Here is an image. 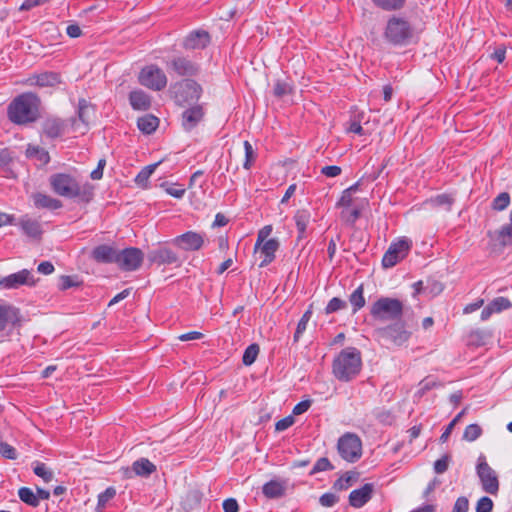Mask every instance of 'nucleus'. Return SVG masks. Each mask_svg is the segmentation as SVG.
<instances>
[{"instance_id": "obj_23", "label": "nucleus", "mask_w": 512, "mask_h": 512, "mask_svg": "<svg viewBox=\"0 0 512 512\" xmlns=\"http://www.w3.org/2000/svg\"><path fill=\"white\" fill-rule=\"evenodd\" d=\"M118 251L109 245L96 246L92 252L91 257L98 263H116Z\"/></svg>"}, {"instance_id": "obj_30", "label": "nucleus", "mask_w": 512, "mask_h": 512, "mask_svg": "<svg viewBox=\"0 0 512 512\" xmlns=\"http://www.w3.org/2000/svg\"><path fill=\"white\" fill-rule=\"evenodd\" d=\"M132 470L138 476H149L156 470V467L148 459L141 458L133 463Z\"/></svg>"}, {"instance_id": "obj_4", "label": "nucleus", "mask_w": 512, "mask_h": 512, "mask_svg": "<svg viewBox=\"0 0 512 512\" xmlns=\"http://www.w3.org/2000/svg\"><path fill=\"white\" fill-rule=\"evenodd\" d=\"M414 36L412 25L400 17L390 18L384 30L385 40L393 46H406L412 42Z\"/></svg>"}, {"instance_id": "obj_19", "label": "nucleus", "mask_w": 512, "mask_h": 512, "mask_svg": "<svg viewBox=\"0 0 512 512\" xmlns=\"http://www.w3.org/2000/svg\"><path fill=\"white\" fill-rule=\"evenodd\" d=\"M210 35L207 31L196 30L189 33L183 42V47L188 50L204 49L210 43Z\"/></svg>"}, {"instance_id": "obj_16", "label": "nucleus", "mask_w": 512, "mask_h": 512, "mask_svg": "<svg viewBox=\"0 0 512 512\" xmlns=\"http://www.w3.org/2000/svg\"><path fill=\"white\" fill-rule=\"evenodd\" d=\"M174 243L185 251H197L204 244V236L194 231H188L176 237Z\"/></svg>"}, {"instance_id": "obj_6", "label": "nucleus", "mask_w": 512, "mask_h": 512, "mask_svg": "<svg viewBox=\"0 0 512 512\" xmlns=\"http://www.w3.org/2000/svg\"><path fill=\"white\" fill-rule=\"evenodd\" d=\"M173 92L176 103L184 106L197 102L202 94V88L196 81L186 79L176 83Z\"/></svg>"}, {"instance_id": "obj_1", "label": "nucleus", "mask_w": 512, "mask_h": 512, "mask_svg": "<svg viewBox=\"0 0 512 512\" xmlns=\"http://www.w3.org/2000/svg\"><path fill=\"white\" fill-rule=\"evenodd\" d=\"M53 192L61 197L76 199L81 203H89L94 197V186L89 182L80 183L67 173H55L49 178Z\"/></svg>"}, {"instance_id": "obj_24", "label": "nucleus", "mask_w": 512, "mask_h": 512, "mask_svg": "<svg viewBox=\"0 0 512 512\" xmlns=\"http://www.w3.org/2000/svg\"><path fill=\"white\" fill-rule=\"evenodd\" d=\"M17 224L21 228L22 232L30 238L38 239L42 235L40 222L28 215L22 216Z\"/></svg>"}, {"instance_id": "obj_12", "label": "nucleus", "mask_w": 512, "mask_h": 512, "mask_svg": "<svg viewBox=\"0 0 512 512\" xmlns=\"http://www.w3.org/2000/svg\"><path fill=\"white\" fill-rule=\"evenodd\" d=\"M143 258L141 249L129 247L118 251L116 264L124 271H134L141 266Z\"/></svg>"}, {"instance_id": "obj_64", "label": "nucleus", "mask_w": 512, "mask_h": 512, "mask_svg": "<svg viewBox=\"0 0 512 512\" xmlns=\"http://www.w3.org/2000/svg\"><path fill=\"white\" fill-rule=\"evenodd\" d=\"M223 510L224 512H238L239 506L235 499L228 498L223 502Z\"/></svg>"}, {"instance_id": "obj_48", "label": "nucleus", "mask_w": 512, "mask_h": 512, "mask_svg": "<svg viewBox=\"0 0 512 512\" xmlns=\"http://www.w3.org/2000/svg\"><path fill=\"white\" fill-rule=\"evenodd\" d=\"M451 457L448 454L443 455L440 459L434 462V471L436 474H443L447 471Z\"/></svg>"}, {"instance_id": "obj_9", "label": "nucleus", "mask_w": 512, "mask_h": 512, "mask_svg": "<svg viewBox=\"0 0 512 512\" xmlns=\"http://www.w3.org/2000/svg\"><path fill=\"white\" fill-rule=\"evenodd\" d=\"M138 80L141 85L153 91H161L167 85V77L164 71L156 65H148L142 68Z\"/></svg>"}, {"instance_id": "obj_56", "label": "nucleus", "mask_w": 512, "mask_h": 512, "mask_svg": "<svg viewBox=\"0 0 512 512\" xmlns=\"http://www.w3.org/2000/svg\"><path fill=\"white\" fill-rule=\"evenodd\" d=\"M339 498L333 493H324L320 499L319 503L323 507H332L338 502Z\"/></svg>"}, {"instance_id": "obj_13", "label": "nucleus", "mask_w": 512, "mask_h": 512, "mask_svg": "<svg viewBox=\"0 0 512 512\" xmlns=\"http://www.w3.org/2000/svg\"><path fill=\"white\" fill-rule=\"evenodd\" d=\"M21 322V315L18 308L10 304H0V336L7 335Z\"/></svg>"}, {"instance_id": "obj_7", "label": "nucleus", "mask_w": 512, "mask_h": 512, "mask_svg": "<svg viewBox=\"0 0 512 512\" xmlns=\"http://www.w3.org/2000/svg\"><path fill=\"white\" fill-rule=\"evenodd\" d=\"M476 473L479 477L482 489L491 495H496L499 490V481L496 472L487 463L486 457L480 454L477 459Z\"/></svg>"}, {"instance_id": "obj_14", "label": "nucleus", "mask_w": 512, "mask_h": 512, "mask_svg": "<svg viewBox=\"0 0 512 512\" xmlns=\"http://www.w3.org/2000/svg\"><path fill=\"white\" fill-rule=\"evenodd\" d=\"M167 68L178 76L193 77L196 76L200 67L197 63L184 56L173 57L168 63Z\"/></svg>"}, {"instance_id": "obj_34", "label": "nucleus", "mask_w": 512, "mask_h": 512, "mask_svg": "<svg viewBox=\"0 0 512 512\" xmlns=\"http://www.w3.org/2000/svg\"><path fill=\"white\" fill-rule=\"evenodd\" d=\"M488 339V334L482 330H474L471 331L467 336V344L469 346H483L486 344Z\"/></svg>"}, {"instance_id": "obj_59", "label": "nucleus", "mask_w": 512, "mask_h": 512, "mask_svg": "<svg viewBox=\"0 0 512 512\" xmlns=\"http://www.w3.org/2000/svg\"><path fill=\"white\" fill-rule=\"evenodd\" d=\"M469 509V501L466 497L461 496L457 498L455 504L453 506L452 512H468Z\"/></svg>"}, {"instance_id": "obj_49", "label": "nucleus", "mask_w": 512, "mask_h": 512, "mask_svg": "<svg viewBox=\"0 0 512 512\" xmlns=\"http://www.w3.org/2000/svg\"><path fill=\"white\" fill-rule=\"evenodd\" d=\"M296 227L299 232V238L302 237L306 231L309 222V216L306 213H298L295 216Z\"/></svg>"}, {"instance_id": "obj_18", "label": "nucleus", "mask_w": 512, "mask_h": 512, "mask_svg": "<svg viewBox=\"0 0 512 512\" xmlns=\"http://www.w3.org/2000/svg\"><path fill=\"white\" fill-rule=\"evenodd\" d=\"M0 283L4 288L15 289L21 285H33L34 281L31 272L27 269H23L4 277Z\"/></svg>"}, {"instance_id": "obj_10", "label": "nucleus", "mask_w": 512, "mask_h": 512, "mask_svg": "<svg viewBox=\"0 0 512 512\" xmlns=\"http://www.w3.org/2000/svg\"><path fill=\"white\" fill-rule=\"evenodd\" d=\"M375 333L380 339L390 341L397 346L403 345L411 336V332L406 329L405 324L402 322H395L378 328L375 330Z\"/></svg>"}, {"instance_id": "obj_55", "label": "nucleus", "mask_w": 512, "mask_h": 512, "mask_svg": "<svg viewBox=\"0 0 512 512\" xmlns=\"http://www.w3.org/2000/svg\"><path fill=\"white\" fill-rule=\"evenodd\" d=\"M493 508V501L489 497H482L478 500L476 505V512H491Z\"/></svg>"}, {"instance_id": "obj_20", "label": "nucleus", "mask_w": 512, "mask_h": 512, "mask_svg": "<svg viewBox=\"0 0 512 512\" xmlns=\"http://www.w3.org/2000/svg\"><path fill=\"white\" fill-rule=\"evenodd\" d=\"M374 485L366 483L361 488L351 491L349 495V504L354 508L363 507L372 497Z\"/></svg>"}, {"instance_id": "obj_45", "label": "nucleus", "mask_w": 512, "mask_h": 512, "mask_svg": "<svg viewBox=\"0 0 512 512\" xmlns=\"http://www.w3.org/2000/svg\"><path fill=\"white\" fill-rule=\"evenodd\" d=\"M489 304L491 305L495 313L506 310L512 306L510 300L502 296L495 298Z\"/></svg>"}, {"instance_id": "obj_46", "label": "nucleus", "mask_w": 512, "mask_h": 512, "mask_svg": "<svg viewBox=\"0 0 512 512\" xmlns=\"http://www.w3.org/2000/svg\"><path fill=\"white\" fill-rule=\"evenodd\" d=\"M333 466L330 463L329 459L326 457L319 458L316 463L314 464L312 470L310 471L311 475H314L319 472L332 470Z\"/></svg>"}, {"instance_id": "obj_62", "label": "nucleus", "mask_w": 512, "mask_h": 512, "mask_svg": "<svg viewBox=\"0 0 512 512\" xmlns=\"http://www.w3.org/2000/svg\"><path fill=\"white\" fill-rule=\"evenodd\" d=\"M272 232V226L270 225H267V226H264L259 232H258V235H257V240H256V243H257V247L260 246L261 243L267 241L269 235L271 234Z\"/></svg>"}, {"instance_id": "obj_42", "label": "nucleus", "mask_w": 512, "mask_h": 512, "mask_svg": "<svg viewBox=\"0 0 512 512\" xmlns=\"http://www.w3.org/2000/svg\"><path fill=\"white\" fill-rule=\"evenodd\" d=\"M510 203V195L507 192L500 193L492 203L494 210L502 211L508 207Z\"/></svg>"}, {"instance_id": "obj_28", "label": "nucleus", "mask_w": 512, "mask_h": 512, "mask_svg": "<svg viewBox=\"0 0 512 512\" xmlns=\"http://www.w3.org/2000/svg\"><path fill=\"white\" fill-rule=\"evenodd\" d=\"M159 125V119L151 114L140 117L137 121L139 130L145 134L153 133Z\"/></svg>"}, {"instance_id": "obj_11", "label": "nucleus", "mask_w": 512, "mask_h": 512, "mask_svg": "<svg viewBox=\"0 0 512 512\" xmlns=\"http://www.w3.org/2000/svg\"><path fill=\"white\" fill-rule=\"evenodd\" d=\"M411 241L407 238L399 239L392 243L382 258L384 268H392L402 261L411 249Z\"/></svg>"}, {"instance_id": "obj_32", "label": "nucleus", "mask_w": 512, "mask_h": 512, "mask_svg": "<svg viewBox=\"0 0 512 512\" xmlns=\"http://www.w3.org/2000/svg\"><path fill=\"white\" fill-rule=\"evenodd\" d=\"M311 317H312V305L309 306V308L302 315L301 319L299 320V322L297 324L296 331L293 336V340L295 343H297L300 340L301 336L305 332V330L307 328V324L310 321Z\"/></svg>"}, {"instance_id": "obj_15", "label": "nucleus", "mask_w": 512, "mask_h": 512, "mask_svg": "<svg viewBox=\"0 0 512 512\" xmlns=\"http://www.w3.org/2000/svg\"><path fill=\"white\" fill-rule=\"evenodd\" d=\"M279 241L275 238L268 239L267 241L260 244L257 247V243L254 246L255 254H259L261 262L259 264L260 268L266 267L275 259V253L279 249Z\"/></svg>"}, {"instance_id": "obj_52", "label": "nucleus", "mask_w": 512, "mask_h": 512, "mask_svg": "<svg viewBox=\"0 0 512 512\" xmlns=\"http://www.w3.org/2000/svg\"><path fill=\"white\" fill-rule=\"evenodd\" d=\"M116 495V490L113 487H108L104 492L100 493L98 496V508H103L106 504L114 498Z\"/></svg>"}, {"instance_id": "obj_60", "label": "nucleus", "mask_w": 512, "mask_h": 512, "mask_svg": "<svg viewBox=\"0 0 512 512\" xmlns=\"http://www.w3.org/2000/svg\"><path fill=\"white\" fill-rule=\"evenodd\" d=\"M341 217L346 222L353 224L360 217V211L358 209L343 210L341 212Z\"/></svg>"}, {"instance_id": "obj_29", "label": "nucleus", "mask_w": 512, "mask_h": 512, "mask_svg": "<svg viewBox=\"0 0 512 512\" xmlns=\"http://www.w3.org/2000/svg\"><path fill=\"white\" fill-rule=\"evenodd\" d=\"M284 486L276 480H271L265 483L262 487V492L265 497L269 499H275L283 496L284 494Z\"/></svg>"}, {"instance_id": "obj_43", "label": "nucleus", "mask_w": 512, "mask_h": 512, "mask_svg": "<svg viewBox=\"0 0 512 512\" xmlns=\"http://www.w3.org/2000/svg\"><path fill=\"white\" fill-rule=\"evenodd\" d=\"M292 93V86L287 82L277 81L273 88V94L278 97L282 98L286 95H289Z\"/></svg>"}, {"instance_id": "obj_27", "label": "nucleus", "mask_w": 512, "mask_h": 512, "mask_svg": "<svg viewBox=\"0 0 512 512\" xmlns=\"http://www.w3.org/2000/svg\"><path fill=\"white\" fill-rule=\"evenodd\" d=\"M129 101L131 106L136 110H146L151 104L149 96L141 90L130 92Z\"/></svg>"}, {"instance_id": "obj_38", "label": "nucleus", "mask_w": 512, "mask_h": 512, "mask_svg": "<svg viewBox=\"0 0 512 512\" xmlns=\"http://www.w3.org/2000/svg\"><path fill=\"white\" fill-rule=\"evenodd\" d=\"M34 473L42 478L46 483L52 481L54 475L53 472L42 462H35L33 466Z\"/></svg>"}, {"instance_id": "obj_54", "label": "nucleus", "mask_w": 512, "mask_h": 512, "mask_svg": "<svg viewBox=\"0 0 512 512\" xmlns=\"http://www.w3.org/2000/svg\"><path fill=\"white\" fill-rule=\"evenodd\" d=\"M0 454L10 460L17 458V452L11 445L0 441Z\"/></svg>"}, {"instance_id": "obj_58", "label": "nucleus", "mask_w": 512, "mask_h": 512, "mask_svg": "<svg viewBox=\"0 0 512 512\" xmlns=\"http://www.w3.org/2000/svg\"><path fill=\"white\" fill-rule=\"evenodd\" d=\"M311 404H312V401L309 399L299 402L293 408L291 416H299V415L307 412L308 409L310 408Z\"/></svg>"}, {"instance_id": "obj_44", "label": "nucleus", "mask_w": 512, "mask_h": 512, "mask_svg": "<svg viewBox=\"0 0 512 512\" xmlns=\"http://www.w3.org/2000/svg\"><path fill=\"white\" fill-rule=\"evenodd\" d=\"M481 428L477 424H470L466 427L463 438L466 441L472 442L475 441L481 435Z\"/></svg>"}, {"instance_id": "obj_63", "label": "nucleus", "mask_w": 512, "mask_h": 512, "mask_svg": "<svg viewBox=\"0 0 512 512\" xmlns=\"http://www.w3.org/2000/svg\"><path fill=\"white\" fill-rule=\"evenodd\" d=\"M341 167L336 165L325 166L321 169V173L326 177H337L341 174Z\"/></svg>"}, {"instance_id": "obj_31", "label": "nucleus", "mask_w": 512, "mask_h": 512, "mask_svg": "<svg viewBox=\"0 0 512 512\" xmlns=\"http://www.w3.org/2000/svg\"><path fill=\"white\" fill-rule=\"evenodd\" d=\"M161 163V161L147 165L137 174L135 178V183L143 188L147 187L148 179L153 174L155 169L158 167V165Z\"/></svg>"}, {"instance_id": "obj_51", "label": "nucleus", "mask_w": 512, "mask_h": 512, "mask_svg": "<svg viewBox=\"0 0 512 512\" xmlns=\"http://www.w3.org/2000/svg\"><path fill=\"white\" fill-rule=\"evenodd\" d=\"M345 307H346L345 301H343L342 299H340L338 297H334L328 302V304L325 308V312H326V314H331V313H334V312L341 310Z\"/></svg>"}, {"instance_id": "obj_39", "label": "nucleus", "mask_w": 512, "mask_h": 512, "mask_svg": "<svg viewBox=\"0 0 512 512\" xmlns=\"http://www.w3.org/2000/svg\"><path fill=\"white\" fill-rule=\"evenodd\" d=\"M245 161L243 167L249 170L254 164L257 154L249 141H244Z\"/></svg>"}, {"instance_id": "obj_50", "label": "nucleus", "mask_w": 512, "mask_h": 512, "mask_svg": "<svg viewBox=\"0 0 512 512\" xmlns=\"http://www.w3.org/2000/svg\"><path fill=\"white\" fill-rule=\"evenodd\" d=\"M354 476L350 473H345L334 482L333 487L337 490H347L351 486Z\"/></svg>"}, {"instance_id": "obj_61", "label": "nucleus", "mask_w": 512, "mask_h": 512, "mask_svg": "<svg viewBox=\"0 0 512 512\" xmlns=\"http://www.w3.org/2000/svg\"><path fill=\"white\" fill-rule=\"evenodd\" d=\"M106 165L105 159L98 161L97 167L91 172L90 177L92 180H100L103 177V170Z\"/></svg>"}, {"instance_id": "obj_40", "label": "nucleus", "mask_w": 512, "mask_h": 512, "mask_svg": "<svg viewBox=\"0 0 512 512\" xmlns=\"http://www.w3.org/2000/svg\"><path fill=\"white\" fill-rule=\"evenodd\" d=\"M431 203L436 207H444L447 211H450L454 198L448 194H440L431 199Z\"/></svg>"}, {"instance_id": "obj_17", "label": "nucleus", "mask_w": 512, "mask_h": 512, "mask_svg": "<svg viewBox=\"0 0 512 512\" xmlns=\"http://www.w3.org/2000/svg\"><path fill=\"white\" fill-rule=\"evenodd\" d=\"M148 260L158 265H180L178 255L169 248L161 247L152 250L148 254Z\"/></svg>"}, {"instance_id": "obj_8", "label": "nucleus", "mask_w": 512, "mask_h": 512, "mask_svg": "<svg viewBox=\"0 0 512 512\" xmlns=\"http://www.w3.org/2000/svg\"><path fill=\"white\" fill-rule=\"evenodd\" d=\"M337 448L340 456L347 462H356L362 455V443L355 434L347 433L340 437Z\"/></svg>"}, {"instance_id": "obj_26", "label": "nucleus", "mask_w": 512, "mask_h": 512, "mask_svg": "<svg viewBox=\"0 0 512 512\" xmlns=\"http://www.w3.org/2000/svg\"><path fill=\"white\" fill-rule=\"evenodd\" d=\"M31 81L40 87H53L61 82L60 75L56 72H43L33 76Z\"/></svg>"}, {"instance_id": "obj_2", "label": "nucleus", "mask_w": 512, "mask_h": 512, "mask_svg": "<svg viewBox=\"0 0 512 512\" xmlns=\"http://www.w3.org/2000/svg\"><path fill=\"white\" fill-rule=\"evenodd\" d=\"M40 98L31 92L15 97L7 107V117L16 125H28L40 118Z\"/></svg>"}, {"instance_id": "obj_25", "label": "nucleus", "mask_w": 512, "mask_h": 512, "mask_svg": "<svg viewBox=\"0 0 512 512\" xmlns=\"http://www.w3.org/2000/svg\"><path fill=\"white\" fill-rule=\"evenodd\" d=\"M32 199L37 208L57 210L62 207L60 200L43 193H34Z\"/></svg>"}, {"instance_id": "obj_21", "label": "nucleus", "mask_w": 512, "mask_h": 512, "mask_svg": "<svg viewBox=\"0 0 512 512\" xmlns=\"http://www.w3.org/2000/svg\"><path fill=\"white\" fill-rule=\"evenodd\" d=\"M204 117L202 105H194L182 113V126L184 130L190 131L195 128Z\"/></svg>"}, {"instance_id": "obj_47", "label": "nucleus", "mask_w": 512, "mask_h": 512, "mask_svg": "<svg viewBox=\"0 0 512 512\" xmlns=\"http://www.w3.org/2000/svg\"><path fill=\"white\" fill-rule=\"evenodd\" d=\"M436 385H437V382H436L435 378L430 377V376L426 377L419 383L416 395L421 397L425 394L426 391L434 388Z\"/></svg>"}, {"instance_id": "obj_33", "label": "nucleus", "mask_w": 512, "mask_h": 512, "mask_svg": "<svg viewBox=\"0 0 512 512\" xmlns=\"http://www.w3.org/2000/svg\"><path fill=\"white\" fill-rule=\"evenodd\" d=\"M91 113H94L93 107L85 99H80L78 102V119L87 125L90 121Z\"/></svg>"}, {"instance_id": "obj_5", "label": "nucleus", "mask_w": 512, "mask_h": 512, "mask_svg": "<svg viewBox=\"0 0 512 512\" xmlns=\"http://www.w3.org/2000/svg\"><path fill=\"white\" fill-rule=\"evenodd\" d=\"M402 314L403 303L396 298L381 297L370 308V315L380 322L398 320Z\"/></svg>"}, {"instance_id": "obj_3", "label": "nucleus", "mask_w": 512, "mask_h": 512, "mask_svg": "<svg viewBox=\"0 0 512 512\" xmlns=\"http://www.w3.org/2000/svg\"><path fill=\"white\" fill-rule=\"evenodd\" d=\"M361 367L360 351L355 347H347L334 358L332 372L339 381L348 382L359 374Z\"/></svg>"}, {"instance_id": "obj_57", "label": "nucleus", "mask_w": 512, "mask_h": 512, "mask_svg": "<svg viewBox=\"0 0 512 512\" xmlns=\"http://www.w3.org/2000/svg\"><path fill=\"white\" fill-rule=\"evenodd\" d=\"M352 192H350V190L348 189H345L343 192H342V195L339 199V201L337 202V206L338 207H343V208H348L352 205L353 203V198H352Z\"/></svg>"}, {"instance_id": "obj_36", "label": "nucleus", "mask_w": 512, "mask_h": 512, "mask_svg": "<svg viewBox=\"0 0 512 512\" xmlns=\"http://www.w3.org/2000/svg\"><path fill=\"white\" fill-rule=\"evenodd\" d=\"M364 289L363 285H360L358 288H356L353 293L349 297V301L351 305L353 306V313H356L358 310H360L365 305V298L363 295Z\"/></svg>"}, {"instance_id": "obj_41", "label": "nucleus", "mask_w": 512, "mask_h": 512, "mask_svg": "<svg viewBox=\"0 0 512 512\" xmlns=\"http://www.w3.org/2000/svg\"><path fill=\"white\" fill-rule=\"evenodd\" d=\"M373 3L384 10H396L403 6L405 0H372Z\"/></svg>"}, {"instance_id": "obj_35", "label": "nucleus", "mask_w": 512, "mask_h": 512, "mask_svg": "<svg viewBox=\"0 0 512 512\" xmlns=\"http://www.w3.org/2000/svg\"><path fill=\"white\" fill-rule=\"evenodd\" d=\"M18 496L21 501L32 507L39 505V498L37 495L28 487H21L18 490Z\"/></svg>"}, {"instance_id": "obj_53", "label": "nucleus", "mask_w": 512, "mask_h": 512, "mask_svg": "<svg viewBox=\"0 0 512 512\" xmlns=\"http://www.w3.org/2000/svg\"><path fill=\"white\" fill-rule=\"evenodd\" d=\"M80 283L77 281L76 277L63 275L60 278L59 288L60 290H67L72 287L78 286Z\"/></svg>"}, {"instance_id": "obj_37", "label": "nucleus", "mask_w": 512, "mask_h": 512, "mask_svg": "<svg viewBox=\"0 0 512 512\" xmlns=\"http://www.w3.org/2000/svg\"><path fill=\"white\" fill-rule=\"evenodd\" d=\"M259 351H260V348H259L258 344L253 343V344L249 345L245 349L243 357H242L243 364L246 366L252 365L255 362V360L259 354Z\"/></svg>"}, {"instance_id": "obj_22", "label": "nucleus", "mask_w": 512, "mask_h": 512, "mask_svg": "<svg viewBox=\"0 0 512 512\" xmlns=\"http://www.w3.org/2000/svg\"><path fill=\"white\" fill-rule=\"evenodd\" d=\"M65 126L62 119L49 117L42 123V133L50 139H56L64 134Z\"/></svg>"}]
</instances>
